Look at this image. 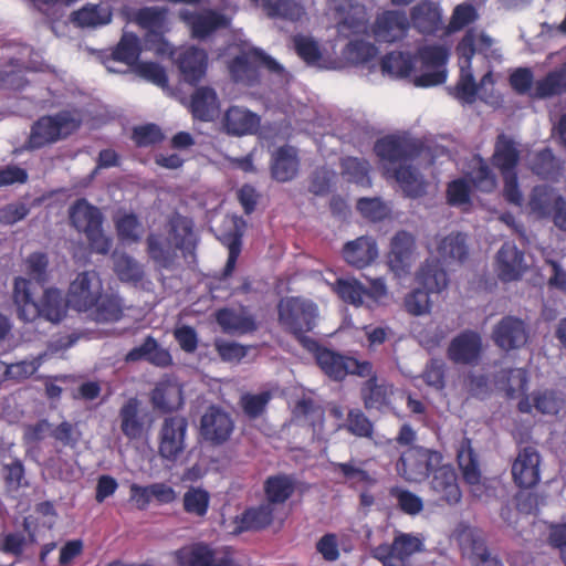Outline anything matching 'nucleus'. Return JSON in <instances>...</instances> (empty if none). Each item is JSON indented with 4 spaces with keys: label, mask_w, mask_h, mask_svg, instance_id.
Returning a JSON list of instances; mask_svg holds the SVG:
<instances>
[{
    "label": "nucleus",
    "mask_w": 566,
    "mask_h": 566,
    "mask_svg": "<svg viewBox=\"0 0 566 566\" xmlns=\"http://www.w3.org/2000/svg\"><path fill=\"white\" fill-rule=\"evenodd\" d=\"M423 145L407 135H386L374 145V151L382 164L385 175L395 179L403 192L417 198L424 192V185L412 163L420 157Z\"/></svg>",
    "instance_id": "1"
},
{
    "label": "nucleus",
    "mask_w": 566,
    "mask_h": 566,
    "mask_svg": "<svg viewBox=\"0 0 566 566\" xmlns=\"http://www.w3.org/2000/svg\"><path fill=\"white\" fill-rule=\"evenodd\" d=\"M31 281L24 277H15L13 284V301L18 307V316L24 322H33L39 317H44L52 323H59L66 316V310L70 307L66 302V295L59 289H48L44 291L41 303H38L31 291Z\"/></svg>",
    "instance_id": "2"
},
{
    "label": "nucleus",
    "mask_w": 566,
    "mask_h": 566,
    "mask_svg": "<svg viewBox=\"0 0 566 566\" xmlns=\"http://www.w3.org/2000/svg\"><path fill=\"white\" fill-rule=\"evenodd\" d=\"M319 310L315 302L301 296H286L277 304V319L282 328L310 350L317 342L307 336L316 325Z\"/></svg>",
    "instance_id": "3"
},
{
    "label": "nucleus",
    "mask_w": 566,
    "mask_h": 566,
    "mask_svg": "<svg viewBox=\"0 0 566 566\" xmlns=\"http://www.w3.org/2000/svg\"><path fill=\"white\" fill-rule=\"evenodd\" d=\"M147 253L149 258L160 269H171L177 259V251L180 250L186 256L192 254L196 243L192 240V230L190 227H184L179 231L176 224H172L168 237L150 233L146 239Z\"/></svg>",
    "instance_id": "4"
},
{
    "label": "nucleus",
    "mask_w": 566,
    "mask_h": 566,
    "mask_svg": "<svg viewBox=\"0 0 566 566\" xmlns=\"http://www.w3.org/2000/svg\"><path fill=\"white\" fill-rule=\"evenodd\" d=\"M82 125L81 117L74 112L63 109L54 115H44L36 119L32 126L28 145L32 149L65 139L75 133Z\"/></svg>",
    "instance_id": "5"
},
{
    "label": "nucleus",
    "mask_w": 566,
    "mask_h": 566,
    "mask_svg": "<svg viewBox=\"0 0 566 566\" xmlns=\"http://www.w3.org/2000/svg\"><path fill=\"white\" fill-rule=\"evenodd\" d=\"M262 69L281 77L285 73L284 67L277 61L256 48L242 52L229 63V72L233 82L249 87L260 84Z\"/></svg>",
    "instance_id": "6"
},
{
    "label": "nucleus",
    "mask_w": 566,
    "mask_h": 566,
    "mask_svg": "<svg viewBox=\"0 0 566 566\" xmlns=\"http://www.w3.org/2000/svg\"><path fill=\"white\" fill-rule=\"evenodd\" d=\"M70 221L85 234L93 252L105 255L111 251L113 241L103 231V214L98 208L86 199H78L70 209Z\"/></svg>",
    "instance_id": "7"
},
{
    "label": "nucleus",
    "mask_w": 566,
    "mask_h": 566,
    "mask_svg": "<svg viewBox=\"0 0 566 566\" xmlns=\"http://www.w3.org/2000/svg\"><path fill=\"white\" fill-rule=\"evenodd\" d=\"M443 461V454L422 446H411L405 450L397 463L398 474L408 482H422Z\"/></svg>",
    "instance_id": "8"
},
{
    "label": "nucleus",
    "mask_w": 566,
    "mask_h": 566,
    "mask_svg": "<svg viewBox=\"0 0 566 566\" xmlns=\"http://www.w3.org/2000/svg\"><path fill=\"white\" fill-rule=\"evenodd\" d=\"M316 350L315 359L319 368L333 380L340 381L347 375L369 377L373 373V364L368 360H358L352 356L338 354L329 348L313 346Z\"/></svg>",
    "instance_id": "9"
},
{
    "label": "nucleus",
    "mask_w": 566,
    "mask_h": 566,
    "mask_svg": "<svg viewBox=\"0 0 566 566\" xmlns=\"http://www.w3.org/2000/svg\"><path fill=\"white\" fill-rule=\"evenodd\" d=\"M188 426V419L184 416L164 419L158 434V452L163 459L176 461L184 453Z\"/></svg>",
    "instance_id": "10"
},
{
    "label": "nucleus",
    "mask_w": 566,
    "mask_h": 566,
    "mask_svg": "<svg viewBox=\"0 0 566 566\" xmlns=\"http://www.w3.org/2000/svg\"><path fill=\"white\" fill-rule=\"evenodd\" d=\"M102 282L95 271H83L70 283L66 302L76 312H87L98 301Z\"/></svg>",
    "instance_id": "11"
},
{
    "label": "nucleus",
    "mask_w": 566,
    "mask_h": 566,
    "mask_svg": "<svg viewBox=\"0 0 566 566\" xmlns=\"http://www.w3.org/2000/svg\"><path fill=\"white\" fill-rule=\"evenodd\" d=\"M423 551V543L417 536L399 533L391 544H379L371 549V556L382 566H405V563L418 552Z\"/></svg>",
    "instance_id": "12"
},
{
    "label": "nucleus",
    "mask_w": 566,
    "mask_h": 566,
    "mask_svg": "<svg viewBox=\"0 0 566 566\" xmlns=\"http://www.w3.org/2000/svg\"><path fill=\"white\" fill-rule=\"evenodd\" d=\"M418 55L423 67L434 70L416 76L413 80L415 85L418 87H431L444 83L447 80L444 66L449 59L448 49L437 44L426 45L419 49Z\"/></svg>",
    "instance_id": "13"
},
{
    "label": "nucleus",
    "mask_w": 566,
    "mask_h": 566,
    "mask_svg": "<svg viewBox=\"0 0 566 566\" xmlns=\"http://www.w3.org/2000/svg\"><path fill=\"white\" fill-rule=\"evenodd\" d=\"M234 430L231 416L222 409L211 406L200 419L199 433L202 440L212 447L224 444Z\"/></svg>",
    "instance_id": "14"
},
{
    "label": "nucleus",
    "mask_w": 566,
    "mask_h": 566,
    "mask_svg": "<svg viewBox=\"0 0 566 566\" xmlns=\"http://www.w3.org/2000/svg\"><path fill=\"white\" fill-rule=\"evenodd\" d=\"M528 336L526 323L513 315L502 317L492 332L494 344L506 352L522 348L527 343Z\"/></svg>",
    "instance_id": "15"
},
{
    "label": "nucleus",
    "mask_w": 566,
    "mask_h": 566,
    "mask_svg": "<svg viewBox=\"0 0 566 566\" xmlns=\"http://www.w3.org/2000/svg\"><path fill=\"white\" fill-rule=\"evenodd\" d=\"M541 455L535 447L526 446L518 450L512 464V476L521 489L535 486L541 480Z\"/></svg>",
    "instance_id": "16"
},
{
    "label": "nucleus",
    "mask_w": 566,
    "mask_h": 566,
    "mask_svg": "<svg viewBox=\"0 0 566 566\" xmlns=\"http://www.w3.org/2000/svg\"><path fill=\"white\" fill-rule=\"evenodd\" d=\"M415 249L416 240L411 233L400 230L392 237L388 265L397 276L401 277L410 272Z\"/></svg>",
    "instance_id": "17"
},
{
    "label": "nucleus",
    "mask_w": 566,
    "mask_h": 566,
    "mask_svg": "<svg viewBox=\"0 0 566 566\" xmlns=\"http://www.w3.org/2000/svg\"><path fill=\"white\" fill-rule=\"evenodd\" d=\"M482 338L479 333L467 329L449 344L447 355L454 364L475 365L481 356Z\"/></svg>",
    "instance_id": "18"
},
{
    "label": "nucleus",
    "mask_w": 566,
    "mask_h": 566,
    "mask_svg": "<svg viewBox=\"0 0 566 566\" xmlns=\"http://www.w3.org/2000/svg\"><path fill=\"white\" fill-rule=\"evenodd\" d=\"M525 254L513 242H504L495 255V270L502 282L517 281L526 271Z\"/></svg>",
    "instance_id": "19"
},
{
    "label": "nucleus",
    "mask_w": 566,
    "mask_h": 566,
    "mask_svg": "<svg viewBox=\"0 0 566 566\" xmlns=\"http://www.w3.org/2000/svg\"><path fill=\"white\" fill-rule=\"evenodd\" d=\"M430 489L438 500L449 505L461 501L462 492L458 483V474L451 464H439L431 472Z\"/></svg>",
    "instance_id": "20"
},
{
    "label": "nucleus",
    "mask_w": 566,
    "mask_h": 566,
    "mask_svg": "<svg viewBox=\"0 0 566 566\" xmlns=\"http://www.w3.org/2000/svg\"><path fill=\"white\" fill-rule=\"evenodd\" d=\"M176 65L186 83L196 85L206 75L208 67V54L197 46H188L180 50L175 57Z\"/></svg>",
    "instance_id": "21"
},
{
    "label": "nucleus",
    "mask_w": 566,
    "mask_h": 566,
    "mask_svg": "<svg viewBox=\"0 0 566 566\" xmlns=\"http://www.w3.org/2000/svg\"><path fill=\"white\" fill-rule=\"evenodd\" d=\"M565 406L563 394L554 389L535 390L517 403L518 411L531 413L533 408L542 415H557Z\"/></svg>",
    "instance_id": "22"
},
{
    "label": "nucleus",
    "mask_w": 566,
    "mask_h": 566,
    "mask_svg": "<svg viewBox=\"0 0 566 566\" xmlns=\"http://www.w3.org/2000/svg\"><path fill=\"white\" fill-rule=\"evenodd\" d=\"M181 19L190 28L192 38L203 40L228 24L224 14L208 9L201 12H182Z\"/></svg>",
    "instance_id": "23"
},
{
    "label": "nucleus",
    "mask_w": 566,
    "mask_h": 566,
    "mask_svg": "<svg viewBox=\"0 0 566 566\" xmlns=\"http://www.w3.org/2000/svg\"><path fill=\"white\" fill-rule=\"evenodd\" d=\"M216 322L226 334L230 335H245L258 329L255 317L247 313L245 308L241 311L230 307L220 308L216 312Z\"/></svg>",
    "instance_id": "24"
},
{
    "label": "nucleus",
    "mask_w": 566,
    "mask_h": 566,
    "mask_svg": "<svg viewBox=\"0 0 566 566\" xmlns=\"http://www.w3.org/2000/svg\"><path fill=\"white\" fill-rule=\"evenodd\" d=\"M520 159L521 151L514 138L504 133L499 134L491 158L493 166L500 170L501 175L516 172Z\"/></svg>",
    "instance_id": "25"
},
{
    "label": "nucleus",
    "mask_w": 566,
    "mask_h": 566,
    "mask_svg": "<svg viewBox=\"0 0 566 566\" xmlns=\"http://www.w3.org/2000/svg\"><path fill=\"white\" fill-rule=\"evenodd\" d=\"M562 199L563 196L555 188L548 185H537L528 197V212L539 220L551 218Z\"/></svg>",
    "instance_id": "26"
},
{
    "label": "nucleus",
    "mask_w": 566,
    "mask_h": 566,
    "mask_svg": "<svg viewBox=\"0 0 566 566\" xmlns=\"http://www.w3.org/2000/svg\"><path fill=\"white\" fill-rule=\"evenodd\" d=\"M261 118L258 114L241 106H231L223 116V127L229 135H253L260 127Z\"/></svg>",
    "instance_id": "27"
},
{
    "label": "nucleus",
    "mask_w": 566,
    "mask_h": 566,
    "mask_svg": "<svg viewBox=\"0 0 566 566\" xmlns=\"http://www.w3.org/2000/svg\"><path fill=\"white\" fill-rule=\"evenodd\" d=\"M149 400L154 410L169 413L182 407V389L169 379L160 380L151 390Z\"/></svg>",
    "instance_id": "28"
},
{
    "label": "nucleus",
    "mask_w": 566,
    "mask_h": 566,
    "mask_svg": "<svg viewBox=\"0 0 566 566\" xmlns=\"http://www.w3.org/2000/svg\"><path fill=\"white\" fill-rule=\"evenodd\" d=\"M127 363L146 360L149 364L166 368L172 364V357L168 349L163 348L156 338L147 336L143 344L132 348L125 356Z\"/></svg>",
    "instance_id": "29"
},
{
    "label": "nucleus",
    "mask_w": 566,
    "mask_h": 566,
    "mask_svg": "<svg viewBox=\"0 0 566 566\" xmlns=\"http://www.w3.org/2000/svg\"><path fill=\"white\" fill-rule=\"evenodd\" d=\"M343 256L348 264L357 269H364L378 256L376 241L366 235L349 241L344 245Z\"/></svg>",
    "instance_id": "30"
},
{
    "label": "nucleus",
    "mask_w": 566,
    "mask_h": 566,
    "mask_svg": "<svg viewBox=\"0 0 566 566\" xmlns=\"http://www.w3.org/2000/svg\"><path fill=\"white\" fill-rule=\"evenodd\" d=\"M120 431L129 440L142 438L145 429V415L136 397L128 398L119 409Z\"/></svg>",
    "instance_id": "31"
},
{
    "label": "nucleus",
    "mask_w": 566,
    "mask_h": 566,
    "mask_svg": "<svg viewBox=\"0 0 566 566\" xmlns=\"http://www.w3.org/2000/svg\"><path fill=\"white\" fill-rule=\"evenodd\" d=\"M409 27L410 21L405 12L389 10L377 17L375 32L387 41H395L402 38Z\"/></svg>",
    "instance_id": "32"
},
{
    "label": "nucleus",
    "mask_w": 566,
    "mask_h": 566,
    "mask_svg": "<svg viewBox=\"0 0 566 566\" xmlns=\"http://www.w3.org/2000/svg\"><path fill=\"white\" fill-rule=\"evenodd\" d=\"M142 44L139 38L133 32H124L117 44L105 55L104 63L109 61L134 66L139 62Z\"/></svg>",
    "instance_id": "33"
},
{
    "label": "nucleus",
    "mask_w": 566,
    "mask_h": 566,
    "mask_svg": "<svg viewBox=\"0 0 566 566\" xmlns=\"http://www.w3.org/2000/svg\"><path fill=\"white\" fill-rule=\"evenodd\" d=\"M296 150L290 146H282L273 154L271 161V176L279 182L292 180L298 171Z\"/></svg>",
    "instance_id": "34"
},
{
    "label": "nucleus",
    "mask_w": 566,
    "mask_h": 566,
    "mask_svg": "<svg viewBox=\"0 0 566 566\" xmlns=\"http://www.w3.org/2000/svg\"><path fill=\"white\" fill-rule=\"evenodd\" d=\"M457 461L464 482L469 485H479L481 482V470L479 457L472 448V441L463 438L457 450Z\"/></svg>",
    "instance_id": "35"
},
{
    "label": "nucleus",
    "mask_w": 566,
    "mask_h": 566,
    "mask_svg": "<svg viewBox=\"0 0 566 566\" xmlns=\"http://www.w3.org/2000/svg\"><path fill=\"white\" fill-rule=\"evenodd\" d=\"M467 234L462 232H451L437 242V253L439 260L446 263H463L469 256V245Z\"/></svg>",
    "instance_id": "36"
},
{
    "label": "nucleus",
    "mask_w": 566,
    "mask_h": 566,
    "mask_svg": "<svg viewBox=\"0 0 566 566\" xmlns=\"http://www.w3.org/2000/svg\"><path fill=\"white\" fill-rule=\"evenodd\" d=\"M417 281L423 290L431 294H439L449 284L448 273L440 260H427L417 273Z\"/></svg>",
    "instance_id": "37"
},
{
    "label": "nucleus",
    "mask_w": 566,
    "mask_h": 566,
    "mask_svg": "<svg viewBox=\"0 0 566 566\" xmlns=\"http://www.w3.org/2000/svg\"><path fill=\"white\" fill-rule=\"evenodd\" d=\"M564 161L549 147L536 151L531 160V170L544 180L557 181L562 176Z\"/></svg>",
    "instance_id": "38"
},
{
    "label": "nucleus",
    "mask_w": 566,
    "mask_h": 566,
    "mask_svg": "<svg viewBox=\"0 0 566 566\" xmlns=\"http://www.w3.org/2000/svg\"><path fill=\"white\" fill-rule=\"evenodd\" d=\"M468 181L480 191L491 192L496 187V177L489 164L480 155H474L468 161L465 177Z\"/></svg>",
    "instance_id": "39"
},
{
    "label": "nucleus",
    "mask_w": 566,
    "mask_h": 566,
    "mask_svg": "<svg viewBox=\"0 0 566 566\" xmlns=\"http://www.w3.org/2000/svg\"><path fill=\"white\" fill-rule=\"evenodd\" d=\"M190 109L192 116L199 120H213L219 112V102L214 90L207 86L197 88L191 95Z\"/></svg>",
    "instance_id": "40"
},
{
    "label": "nucleus",
    "mask_w": 566,
    "mask_h": 566,
    "mask_svg": "<svg viewBox=\"0 0 566 566\" xmlns=\"http://www.w3.org/2000/svg\"><path fill=\"white\" fill-rule=\"evenodd\" d=\"M458 541L472 564L490 554L483 532L476 527L464 526L458 534Z\"/></svg>",
    "instance_id": "41"
},
{
    "label": "nucleus",
    "mask_w": 566,
    "mask_h": 566,
    "mask_svg": "<svg viewBox=\"0 0 566 566\" xmlns=\"http://www.w3.org/2000/svg\"><path fill=\"white\" fill-rule=\"evenodd\" d=\"M265 501L273 505L284 504L294 493L295 483L286 474L270 475L263 483Z\"/></svg>",
    "instance_id": "42"
},
{
    "label": "nucleus",
    "mask_w": 566,
    "mask_h": 566,
    "mask_svg": "<svg viewBox=\"0 0 566 566\" xmlns=\"http://www.w3.org/2000/svg\"><path fill=\"white\" fill-rule=\"evenodd\" d=\"M72 21L81 28H96L112 21V10L101 3H87L72 13Z\"/></svg>",
    "instance_id": "43"
},
{
    "label": "nucleus",
    "mask_w": 566,
    "mask_h": 566,
    "mask_svg": "<svg viewBox=\"0 0 566 566\" xmlns=\"http://www.w3.org/2000/svg\"><path fill=\"white\" fill-rule=\"evenodd\" d=\"M275 507L266 501L258 506L247 509L239 521L241 531H259L266 528L273 522Z\"/></svg>",
    "instance_id": "44"
},
{
    "label": "nucleus",
    "mask_w": 566,
    "mask_h": 566,
    "mask_svg": "<svg viewBox=\"0 0 566 566\" xmlns=\"http://www.w3.org/2000/svg\"><path fill=\"white\" fill-rule=\"evenodd\" d=\"M415 62L412 55L408 52L391 51L380 60L382 74L391 77L405 78L413 71Z\"/></svg>",
    "instance_id": "45"
},
{
    "label": "nucleus",
    "mask_w": 566,
    "mask_h": 566,
    "mask_svg": "<svg viewBox=\"0 0 566 566\" xmlns=\"http://www.w3.org/2000/svg\"><path fill=\"white\" fill-rule=\"evenodd\" d=\"M391 387L378 384L376 376L369 377L361 388L364 406L368 410H381L390 402Z\"/></svg>",
    "instance_id": "46"
},
{
    "label": "nucleus",
    "mask_w": 566,
    "mask_h": 566,
    "mask_svg": "<svg viewBox=\"0 0 566 566\" xmlns=\"http://www.w3.org/2000/svg\"><path fill=\"white\" fill-rule=\"evenodd\" d=\"M166 19L167 10L159 7H144L133 14V21L147 31L146 36L164 31Z\"/></svg>",
    "instance_id": "47"
},
{
    "label": "nucleus",
    "mask_w": 566,
    "mask_h": 566,
    "mask_svg": "<svg viewBox=\"0 0 566 566\" xmlns=\"http://www.w3.org/2000/svg\"><path fill=\"white\" fill-rule=\"evenodd\" d=\"M210 493L201 486H189L182 496V510L188 515L205 518L210 507Z\"/></svg>",
    "instance_id": "48"
},
{
    "label": "nucleus",
    "mask_w": 566,
    "mask_h": 566,
    "mask_svg": "<svg viewBox=\"0 0 566 566\" xmlns=\"http://www.w3.org/2000/svg\"><path fill=\"white\" fill-rule=\"evenodd\" d=\"M94 319L99 323L118 322L123 317V302L118 295L99 293L94 304Z\"/></svg>",
    "instance_id": "49"
},
{
    "label": "nucleus",
    "mask_w": 566,
    "mask_h": 566,
    "mask_svg": "<svg viewBox=\"0 0 566 566\" xmlns=\"http://www.w3.org/2000/svg\"><path fill=\"white\" fill-rule=\"evenodd\" d=\"M412 25L422 34L434 33L440 23V14L430 3H418L410 13Z\"/></svg>",
    "instance_id": "50"
},
{
    "label": "nucleus",
    "mask_w": 566,
    "mask_h": 566,
    "mask_svg": "<svg viewBox=\"0 0 566 566\" xmlns=\"http://www.w3.org/2000/svg\"><path fill=\"white\" fill-rule=\"evenodd\" d=\"M339 428L356 438L374 440L375 426L364 411L358 408L348 410L346 421Z\"/></svg>",
    "instance_id": "51"
},
{
    "label": "nucleus",
    "mask_w": 566,
    "mask_h": 566,
    "mask_svg": "<svg viewBox=\"0 0 566 566\" xmlns=\"http://www.w3.org/2000/svg\"><path fill=\"white\" fill-rule=\"evenodd\" d=\"M332 467L333 471L338 472L350 486H373L377 482L368 471L356 467L354 460L349 462H333Z\"/></svg>",
    "instance_id": "52"
},
{
    "label": "nucleus",
    "mask_w": 566,
    "mask_h": 566,
    "mask_svg": "<svg viewBox=\"0 0 566 566\" xmlns=\"http://www.w3.org/2000/svg\"><path fill=\"white\" fill-rule=\"evenodd\" d=\"M333 291L342 301L354 306H360L366 295V287L355 279H337Z\"/></svg>",
    "instance_id": "53"
},
{
    "label": "nucleus",
    "mask_w": 566,
    "mask_h": 566,
    "mask_svg": "<svg viewBox=\"0 0 566 566\" xmlns=\"http://www.w3.org/2000/svg\"><path fill=\"white\" fill-rule=\"evenodd\" d=\"M114 272L122 282L137 284L144 279L143 266L126 253L114 255Z\"/></svg>",
    "instance_id": "54"
},
{
    "label": "nucleus",
    "mask_w": 566,
    "mask_h": 566,
    "mask_svg": "<svg viewBox=\"0 0 566 566\" xmlns=\"http://www.w3.org/2000/svg\"><path fill=\"white\" fill-rule=\"evenodd\" d=\"M181 566H211L213 549L205 543H197L188 548H182L177 554Z\"/></svg>",
    "instance_id": "55"
},
{
    "label": "nucleus",
    "mask_w": 566,
    "mask_h": 566,
    "mask_svg": "<svg viewBox=\"0 0 566 566\" xmlns=\"http://www.w3.org/2000/svg\"><path fill=\"white\" fill-rule=\"evenodd\" d=\"M342 172L347 180L363 187H370L369 163L357 157H347L342 160Z\"/></svg>",
    "instance_id": "56"
},
{
    "label": "nucleus",
    "mask_w": 566,
    "mask_h": 566,
    "mask_svg": "<svg viewBox=\"0 0 566 566\" xmlns=\"http://www.w3.org/2000/svg\"><path fill=\"white\" fill-rule=\"evenodd\" d=\"M472 186L467 178H458L447 185L446 198L451 207L471 206Z\"/></svg>",
    "instance_id": "57"
},
{
    "label": "nucleus",
    "mask_w": 566,
    "mask_h": 566,
    "mask_svg": "<svg viewBox=\"0 0 566 566\" xmlns=\"http://www.w3.org/2000/svg\"><path fill=\"white\" fill-rule=\"evenodd\" d=\"M566 92V74L563 72H549L545 77L536 82L535 96L546 98Z\"/></svg>",
    "instance_id": "58"
},
{
    "label": "nucleus",
    "mask_w": 566,
    "mask_h": 566,
    "mask_svg": "<svg viewBox=\"0 0 566 566\" xmlns=\"http://www.w3.org/2000/svg\"><path fill=\"white\" fill-rule=\"evenodd\" d=\"M377 54V46L364 40L350 41L345 49V55L355 64H366L373 61Z\"/></svg>",
    "instance_id": "59"
},
{
    "label": "nucleus",
    "mask_w": 566,
    "mask_h": 566,
    "mask_svg": "<svg viewBox=\"0 0 566 566\" xmlns=\"http://www.w3.org/2000/svg\"><path fill=\"white\" fill-rule=\"evenodd\" d=\"M222 243L228 248V260L223 270L226 276L231 275L234 271L237 261L242 250V233L238 228L223 234Z\"/></svg>",
    "instance_id": "60"
},
{
    "label": "nucleus",
    "mask_w": 566,
    "mask_h": 566,
    "mask_svg": "<svg viewBox=\"0 0 566 566\" xmlns=\"http://www.w3.org/2000/svg\"><path fill=\"white\" fill-rule=\"evenodd\" d=\"M479 92V85L475 83L472 67L460 69V76L454 87V95L464 103H473Z\"/></svg>",
    "instance_id": "61"
},
{
    "label": "nucleus",
    "mask_w": 566,
    "mask_h": 566,
    "mask_svg": "<svg viewBox=\"0 0 566 566\" xmlns=\"http://www.w3.org/2000/svg\"><path fill=\"white\" fill-rule=\"evenodd\" d=\"M294 49L297 55L308 65L317 64L322 59V52L318 43L305 35H295L293 39Z\"/></svg>",
    "instance_id": "62"
},
{
    "label": "nucleus",
    "mask_w": 566,
    "mask_h": 566,
    "mask_svg": "<svg viewBox=\"0 0 566 566\" xmlns=\"http://www.w3.org/2000/svg\"><path fill=\"white\" fill-rule=\"evenodd\" d=\"M50 436L63 447L75 448L82 438V432L76 423L62 421L52 428Z\"/></svg>",
    "instance_id": "63"
},
{
    "label": "nucleus",
    "mask_w": 566,
    "mask_h": 566,
    "mask_svg": "<svg viewBox=\"0 0 566 566\" xmlns=\"http://www.w3.org/2000/svg\"><path fill=\"white\" fill-rule=\"evenodd\" d=\"M390 495L397 500L398 507L406 514L417 515L423 509V502L420 496L401 488H392Z\"/></svg>",
    "instance_id": "64"
}]
</instances>
